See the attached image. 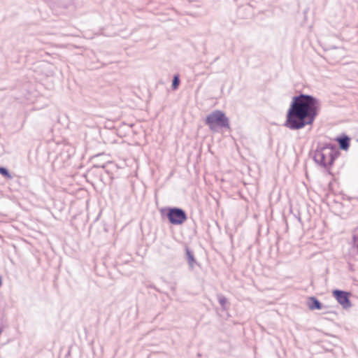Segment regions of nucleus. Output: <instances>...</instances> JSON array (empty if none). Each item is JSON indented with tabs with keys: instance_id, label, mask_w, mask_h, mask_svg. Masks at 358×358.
I'll return each instance as SVG.
<instances>
[{
	"instance_id": "nucleus-1",
	"label": "nucleus",
	"mask_w": 358,
	"mask_h": 358,
	"mask_svg": "<svg viewBox=\"0 0 358 358\" xmlns=\"http://www.w3.org/2000/svg\"><path fill=\"white\" fill-rule=\"evenodd\" d=\"M321 105V101L312 94L300 92L294 95L286 112L283 126L292 131H298L306 126L312 127L320 113Z\"/></svg>"
},
{
	"instance_id": "nucleus-2",
	"label": "nucleus",
	"mask_w": 358,
	"mask_h": 358,
	"mask_svg": "<svg viewBox=\"0 0 358 358\" xmlns=\"http://www.w3.org/2000/svg\"><path fill=\"white\" fill-rule=\"evenodd\" d=\"M340 155L341 151L336 144L331 142H318L313 159L315 164L324 169L329 175H332L331 168Z\"/></svg>"
},
{
	"instance_id": "nucleus-3",
	"label": "nucleus",
	"mask_w": 358,
	"mask_h": 358,
	"mask_svg": "<svg viewBox=\"0 0 358 358\" xmlns=\"http://www.w3.org/2000/svg\"><path fill=\"white\" fill-rule=\"evenodd\" d=\"M204 124L213 133L231 130L229 118L223 110L218 109L213 110L206 116Z\"/></svg>"
},
{
	"instance_id": "nucleus-4",
	"label": "nucleus",
	"mask_w": 358,
	"mask_h": 358,
	"mask_svg": "<svg viewBox=\"0 0 358 358\" xmlns=\"http://www.w3.org/2000/svg\"><path fill=\"white\" fill-rule=\"evenodd\" d=\"M163 220H167L173 226L182 225L188 219L187 212L178 206H165L159 209Z\"/></svg>"
},
{
	"instance_id": "nucleus-5",
	"label": "nucleus",
	"mask_w": 358,
	"mask_h": 358,
	"mask_svg": "<svg viewBox=\"0 0 358 358\" xmlns=\"http://www.w3.org/2000/svg\"><path fill=\"white\" fill-rule=\"evenodd\" d=\"M332 296L337 301L338 303L342 306L345 310H347L352 306V301H350V292L334 289L331 292Z\"/></svg>"
},
{
	"instance_id": "nucleus-6",
	"label": "nucleus",
	"mask_w": 358,
	"mask_h": 358,
	"mask_svg": "<svg viewBox=\"0 0 358 358\" xmlns=\"http://www.w3.org/2000/svg\"><path fill=\"white\" fill-rule=\"evenodd\" d=\"M184 251V258L188 264L189 270H193L196 266L201 267V264L197 262L194 251L187 245H185Z\"/></svg>"
},
{
	"instance_id": "nucleus-7",
	"label": "nucleus",
	"mask_w": 358,
	"mask_h": 358,
	"mask_svg": "<svg viewBox=\"0 0 358 358\" xmlns=\"http://www.w3.org/2000/svg\"><path fill=\"white\" fill-rule=\"evenodd\" d=\"M335 141L338 143L339 151H348L350 146L351 138L345 133H341L338 135L335 138Z\"/></svg>"
},
{
	"instance_id": "nucleus-8",
	"label": "nucleus",
	"mask_w": 358,
	"mask_h": 358,
	"mask_svg": "<svg viewBox=\"0 0 358 358\" xmlns=\"http://www.w3.org/2000/svg\"><path fill=\"white\" fill-rule=\"evenodd\" d=\"M306 305L309 310H322L326 306L315 296H309L307 299Z\"/></svg>"
},
{
	"instance_id": "nucleus-9",
	"label": "nucleus",
	"mask_w": 358,
	"mask_h": 358,
	"mask_svg": "<svg viewBox=\"0 0 358 358\" xmlns=\"http://www.w3.org/2000/svg\"><path fill=\"white\" fill-rule=\"evenodd\" d=\"M104 157H106V155L104 153H100L98 155H96L92 157V160L93 161V167L94 168H102L105 169L106 166V162H100L99 158Z\"/></svg>"
},
{
	"instance_id": "nucleus-10",
	"label": "nucleus",
	"mask_w": 358,
	"mask_h": 358,
	"mask_svg": "<svg viewBox=\"0 0 358 358\" xmlns=\"http://www.w3.org/2000/svg\"><path fill=\"white\" fill-rule=\"evenodd\" d=\"M217 298L218 303L222 307V309L223 310H227L230 306V303L229 302L228 299L222 294H218L217 295Z\"/></svg>"
},
{
	"instance_id": "nucleus-11",
	"label": "nucleus",
	"mask_w": 358,
	"mask_h": 358,
	"mask_svg": "<svg viewBox=\"0 0 358 358\" xmlns=\"http://www.w3.org/2000/svg\"><path fill=\"white\" fill-rule=\"evenodd\" d=\"M180 76L179 73H175L173 76V78L171 80V90L173 91L177 90L179 88L180 85Z\"/></svg>"
},
{
	"instance_id": "nucleus-12",
	"label": "nucleus",
	"mask_w": 358,
	"mask_h": 358,
	"mask_svg": "<svg viewBox=\"0 0 358 358\" xmlns=\"http://www.w3.org/2000/svg\"><path fill=\"white\" fill-rule=\"evenodd\" d=\"M0 175L6 180H11L13 178V175L10 173L9 169L3 166H0Z\"/></svg>"
},
{
	"instance_id": "nucleus-13",
	"label": "nucleus",
	"mask_w": 358,
	"mask_h": 358,
	"mask_svg": "<svg viewBox=\"0 0 358 358\" xmlns=\"http://www.w3.org/2000/svg\"><path fill=\"white\" fill-rule=\"evenodd\" d=\"M343 199L344 200H348V201H351L352 199H357L358 200V197H351V196H347V195H343Z\"/></svg>"
},
{
	"instance_id": "nucleus-14",
	"label": "nucleus",
	"mask_w": 358,
	"mask_h": 358,
	"mask_svg": "<svg viewBox=\"0 0 358 358\" xmlns=\"http://www.w3.org/2000/svg\"><path fill=\"white\" fill-rule=\"evenodd\" d=\"M338 47H336V46H331V47H330V48H326V49H324V50H325V51H327V50H331V49H338Z\"/></svg>"
},
{
	"instance_id": "nucleus-15",
	"label": "nucleus",
	"mask_w": 358,
	"mask_h": 358,
	"mask_svg": "<svg viewBox=\"0 0 358 358\" xmlns=\"http://www.w3.org/2000/svg\"><path fill=\"white\" fill-rule=\"evenodd\" d=\"M247 8L250 9V6H247ZM244 9H246V8H244V7H240V8H238V14L241 13V10H244Z\"/></svg>"
},
{
	"instance_id": "nucleus-16",
	"label": "nucleus",
	"mask_w": 358,
	"mask_h": 358,
	"mask_svg": "<svg viewBox=\"0 0 358 358\" xmlns=\"http://www.w3.org/2000/svg\"><path fill=\"white\" fill-rule=\"evenodd\" d=\"M3 285V279H2V276L0 275V288Z\"/></svg>"
},
{
	"instance_id": "nucleus-17",
	"label": "nucleus",
	"mask_w": 358,
	"mask_h": 358,
	"mask_svg": "<svg viewBox=\"0 0 358 358\" xmlns=\"http://www.w3.org/2000/svg\"><path fill=\"white\" fill-rule=\"evenodd\" d=\"M298 220H299V222H301V217H298Z\"/></svg>"
},
{
	"instance_id": "nucleus-18",
	"label": "nucleus",
	"mask_w": 358,
	"mask_h": 358,
	"mask_svg": "<svg viewBox=\"0 0 358 358\" xmlns=\"http://www.w3.org/2000/svg\"><path fill=\"white\" fill-rule=\"evenodd\" d=\"M357 141H358V138H357Z\"/></svg>"
}]
</instances>
